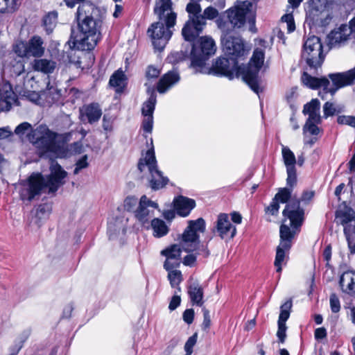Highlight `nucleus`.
Returning a JSON list of instances; mask_svg holds the SVG:
<instances>
[{"mask_svg": "<svg viewBox=\"0 0 355 355\" xmlns=\"http://www.w3.org/2000/svg\"><path fill=\"white\" fill-rule=\"evenodd\" d=\"M255 11L256 5L253 2L248 0L237 1L234 7L225 12L226 17L220 16L216 20L217 26L222 33L220 40L223 51L234 60L245 56L248 49L241 37L232 33L235 28H242L246 21L250 24V30L255 32Z\"/></svg>", "mask_w": 355, "mask_h": 355, "instance_id": "1", "label": "nucleus"}, {"mask_svg": "<svg viewBox=\"0 0 355 355\" xmlns=\"http://www.w3.org/2000/svg\"><path fill=\"white\" fill-rule=\"evenodd\" d=\"M69 8L79 4L75 19L78 32L71 28L70 42L73 48L79 51H91L101 40L103 18L100 10L90 1L63 0Z\"/></svg>", "mask_w": 355, "mask_h": 355, "instance_id": "2", "label": "nucleus"}, {"mask_svg": "<svg viewBox=\"0 0 355 355\" xmlns=\"http://www.w3.org/2000/svg\"><path fill=\"white\" fill-rule=\"evenodd\" d=\"M216 51L215 41L209 36L200 37V40L193 44L191 50V67L196 72L225 76L232 80L234 77H241L237 73L238 63L234 59L231 60L226 58L220 57L216 60L210 68L206 67V62L213 56Z\"/></svg>", "mask_w": 355, "mask_h": 355, "instance_id": "3", "label": "nucleus"}, {"mask_svg": "<svg viewBox=\"0 0 355 355\" xmlns=\"http://www.w3.org/2000/svg\"><path fill=\"white\" fill-rule=\"evenodd\" d=\"M49 169L50 173L45 177L41 173H33L20 182L19 196L22 200H33L44 188L49 189V193H55L65 183L67 173L58 162L51 160Z\"/></svg>", "mask_w": 355, "mask_h": 355, "instance_id": "4", "label": "nucleus"}, {"mask_svg": "<svg viewBox=\"0 0 355 355\" xmlns=\"http://www.w3.org/2000/svg\"><path fill=\"white\" fill-rule=\"evenodd\" d=\"M329 77L332 81V85L326 77L316 78L311 76L307 72H304L302 76V81L304 85L313 89L322 87V91L319 92L318 94L324 99V94L330 93L331 95H334L340 88L354 83L355 67L343 73H330Z\"/></svg>", "mask_w": 355, "mask_h": 355, "instance_id": "5", "label": "nucleus"}, {"mask_svg": "<svg viewBox=\"0 0 355 355\" xmlns=\"http://www.w3.org/2000/svg\"><path fill=\"white\" fill-rule=\"evenodd\" d=\"M28 139L39 150L41 155L48 153L59 154L62 152L58 140H64L65 137L51 130L46 125L41 124L27 135Z\"/></svg>", "mask_w": 355, "mask_h": 355, "instance_id": "6", "label": "nucleus"}, {"mask_svg": "<svg viewBox=\"0 0 355 355\" xmlns=\"http://www.w3.org/2000/svg\"><path fill=\"white\" fill-rule=\"evenodd\" d=\"M265 59L263 49L257 48L247 65L242 64L237 68V73L241 74V78L250 89L257 94L263 92L262 80L259 76Z\"/></svg>", "mask_w": 355, "mask_h": 355, "instance_id": "7", "label": "nucleus"}, {"mask_svg": "<svg viewBox=\"0 0 355 355\" xmlns=\"http://www.w3.org/2000/svg\"><path fill=\"white\" fill-rule=\"evenodd\" d=\"M150 148L146 152L144 157L140 158L138 162V169L143 172L145 166H148L150 173V187L153 190H159L165 187L169 180L164 177L157 168V163L155 155L153 139L150 138Z\"/></svg>", "mask_w": 355, "mask_h": 355, "instance_id": "8", "label": "nucleus"}, {"mask_svg": "<svg viewBox=\"0 0 355 355\" xmlns=\"http://www.w3.org/2000/svg\"><path fill=\"white\" fill-rule=\"evenodd\" d=\"M301 57L311 69L321 67L325 54L320 38L315 35L309 37L304 42Z\"/></svg>", "mask_w": 355, "mask_h": 355, "instance_id": "9", "label": "nucleus"}, {"mask_svg": "<svg viewBox=\"0 0 355 355\" xmlns=\"http://www.w3.org/2000/svg\"><path fill=\"white\" fill-rule=\"evenodd\" d=\"M205 230V221L202 218L189 220L188 225L181 235V245L185 252H191L196 250L200 243V234Z\"/></svg>", "mask_w": 355, "mask_h": 355, "instance_id": "10", "label": "nucleus"}, {"mask_svg": "<svg viewBox=\"0 0 355 355\" xmlns=\"http://www.w3.org/2000/svg\"><path fill=\"white\" fill-rule=\"evenodd\" d=\"M171 28H168L164 21L155 22L148 29V34L150 37L154 48L162 51L172 36Z\"/></svg>", "mask_w": 355, "mask_h": 355, "instance_id": "11", "label": "nucleus"}, {"mask_svg": "<svg viewBox=\"0 0 355 355\" xmlns=\"http://www.w3.org/2000/svg\"><path fill=\"white\" fill-rule=\"evenodd\" d=\"M284 222L288 219L292 228H300L305 220L304 209L300 206V200L293 198L285 206L282 211Z\"/></svg>", "mask_w": 355, "mask_h": 355, "instance_id": "12", "label": "nucleus"}, {"mask_svg": "<svg viewBox=\"0 0 355 355\" xmlns=\"http://www.w3.org/2000/svg\"><path fill=\"white\" fill-rule=\"evenodd\" d=\"M153 11L159 20L164 21L168 28L175 25L177 14L173 10L171 0H155Z\"/></svg>", "mask_w": 355, "mask_h": 355, "instance_id": "13", "label": "nucleus"}, {"mask_svg": "<svg viewBox=\"0 0 355 355\" xmlns=\"http://www.w3.org/2000/svg\"><path fill=\"white\" fill-rule=\"evenodd\" d=\"M198 18H189L182 29V35L184 40L193 42L192 44L200 40L199 38L196 42H194L202 33L206 25V21L203 17H200V19H198ZM192 46L193 45H191Z\"/></svg>", "mask_w": 355, "mask_h": 355, "instance_id": "14", "label": "nucleus"}, {"mask_svg": "<svg viewBox=\"0 0 355 355\" xmlns=\"http://www.w3.org/2000/svg\"><path fill=\"white\" fill-rule=\"evenodd\" d=\"M158 208V204L148 199L145 195L140 198L137 209L135 211L136 218L144 224L148 221L150 216L154 214V210Z\"/></svg>", "mask_w": 355, "mask_h": 355, "instance_id": "15", "label": "nucleus"}, {"mask_svg": "<svg viewBox=\"0 0 355 355\" xmlns=\"http://www.w3.org/2000/svg\"><path fill=\"white\" fill-rule=\"evenodd\" d=\"M44 42L42 39L37 35L32 37L24 46L23 51L17 49L18 46L15 48V51L21 57L33 56L41 57L44 53V47L43 46Z\"/></svg>", "mask_w": 355, "mask_h": 355, "instance_id": "16", "label": "nucleus"}, {"mask_svg": "<svg viewBox=\"0 0 355 355\" xmlns=\"http://www.w3.org/2000/svg\"><path fill=\"white\" fill-rule=\"evenodd\" d=\"M215 228L222 239H232L236 234V228L229 220L227 214H220L216 223Z\"/></svg>", "mask_w": 355, "mask_h": 355, "instance_id": "17", "label": "nucleus"}, {"mask_svg": "<svg viewBox=\"0 0 355 355\" xmlns=\"http://www.w3.org/2000/svg\"><path fill=\"white\" fill-rule=\"evenodd\" d=\"M80 114L83 122L87 121L92 124L98 121L102 115V110L98 103H92L80 108Z\"/></svg>", "mask_w": 355, "mask_h": 355, "instance_id": "18", "label": "nucleus"}, {"mask_svg": "<svg viewBox=\"0 0 355 355\" xmlns=\"http://www.w3.org/2000/svg\"><path fill=\"white\" fill-rule=\"evenodd\" d=\"M173 203L176 213L182 217L187 216L196 206L194 200L182 196L176 198Z\"/></svg>", "mask_w": 355, "mask_h": 355, "instance_id": "19", "label": "nucleus"}, {"mask_svg": "<svg viewBox=\"0 0 355 355\" xmlns=\"http://www.w3.org/2000/svg\"><path fill=\"white\" fill-rule=\"evenodd\" d=\"M179 80L180 76L178 73L175 71H169L159 79L157 85V89L160 94L165 93Z\"/></svg>", "mask_w": 355, "mask_h": 355, "instance_id": "20", "label": "nucleus"}, {"mask_svg": "<svg viewBox=\"0 0 355 355\" xmlns=\"http://www.w3.org/2000/svg\"><path fill=\"white\" fill-rule=\"evenodd\" d=\"M300 228H292L288 225L284 223L281 225L279 228L280 243L285 249H290L291 248L292 240L295 235L299 232Z\"/></svg>", "mask_w": 355, "mask_h": 355, "instance_id": "21", "label": "nucleus"}, {"mask_svg": "<svg viewBox=\"0 0 355 355\" xmlns=\"http://www.w3.org/2000/svg\"><path fill=\"white\" fill-rule=\"evenodd\" d=\"M350 34L348 26L342 24L338 29L334 30L329 33V42L334 46H339L349 39Z\"/></svg>", "mask_w": 355, "mask_h": 355, "instance_id": "22", "label": "nucleus"}, {"mask_svg": "<svg viewBox=\"0 0 355 355\" xmlns=\"http://www.w3.org/2000/svg\"><path fill=\"white\" fill-rule=\"evenodd\" d=\"M147 87V94L149 95L148 98L143 103L141 107V114L143 116H153L155 105L157 103V95L154 87L146 83Z\"/></svg>", "mask_w": 355, "mask_h": 355, "instance_id": "23", "label": "nucleus"}, {"mask_svg": "<svg viewBox=\"0 0 355 355\" xmlns=\"http://www.w3.org/2000/svg\"><path fill=\"white\" fill-rule=\"evenodd\" d=\"M339 284L343 292L349 295L355 293V272H343L340 278Z\"/></svg>", "mask_w": 355, "mask_h": 355, "instance_id": "24", "label": "nucleus"}, {"mask_svg": "<svg viewBox=\"0 0 355 355\" xmlns=\"http://www.w3.org/2000/svg\"><path fill=\"white\" fill-rule=\"evenodd\" d=\"M188 295L193 304L202 306L203 302V288L200 284L195 281L190 283L188 286Z\"/></svg>", "mask_w": 355, "mask_h": 355, "instance_id": "25", "label": "nucleus"}, {"mask_svg": "<svg viewBox=\"0 0 355 355\" xmlns=\"http://www.w3.org/2000/svg\"><path fill=\"white\" fill-rule=\"evenodd\" d=\"M109 84L116 93H122L126 85L125 75L121 70H117L110 77Z\"/></svg>", "mask_w": 355, "mask_h": 355, "instance_id": "26", "label": "nucleus"}, {"mask_svg": "<svg viewBox=\"0 0 355 355\" xmlns=\"http://www.w3.org/2000/svg\"><path fill=\"white\" fill-rule=\"evenodd\" d=\"M336 219L337 223L344 226V228L346 226H351L348 224L355 220V212L352 208L338 210L336 212Z\"/></svg>", "mask_w": 355, "mask_h": 355, "instance_id": "27", "label": "nucleus"}, {"mask_svg": "<svg viewBox=\"0 0 355 355\" xmlns=\"http://www.w3.org/2000/svg\"><path fill=\"white\" fill-rule=\"evenodd\" d=\"M151 227L153 230V236L157 238L163 237L169 232V227L166 223L163 220L157 218L152 220Z\"/></svg>", "mask_w": 355, "mask_h": 355, "instance_id": "28", "label": "nucleus"}, {"mask_svg": "<svg viewBox=\"0 0 355 355\" xmlns=\"http://www.w3.org/2000/svg\"><path fill=\"white\" fill-rule=\"evenodd\" d=\"M56 63L47 59L35 60L33 64V69L35 71H41L44 73H51L53 72Z\"/></svg>", "mask_w": 355, "mask_h": 355, "instance_id": "29", "label": "nucleus"}, {"mask_svg": "<svg viewBox=\"0 0 355 355\" xmlns=\"http://www.w3.org/2000/svg\"><path fill=\"white\" fill-rule=\"evenodd\" d=\"M282 155L286 169L295 168V164L297 162L295 156L293 151L288 146L282 145Z\"/></svg>", "mask_w": 355, "mask_h": 355, "instance_id": "30", "label": "nucleus"}, {"mask_svg": "<svg viewBox=\"0 0 355 355\" xmlns=\"http://www.w3.org/2000/svg\"><path fill=\"white\" fill-rule=\"evenodd\" d=\"M293 306L292 300L290 299L285 302L280 306V313L279 315V319L277 323L279 324H286V322L290 317L291 309Z\"/></svg>", "mask_w": 355, "mask_h": 355, "instance_id": "31", "label": "nucleus"}, {"mask_svg": "<svg viewBox=\"0 0 355 355\" xmlns=\"http://www.w3.org/2000/svg\"><path fill=\"white\" fill-rule=\"evenodd\" d=\"M182 249L178 244L171 245L170 247L163 250L161 254L166 258L170 259H181Z\"/></svg>", "mask_w": 355, "mask_h": 355, "instance_id": "32", "label": "nucleus"}, {"mask_svg": "<svg viewBox=\"0 0 355 355\" xmlns=\"http://www.w3.org/2000/svg\"><path fill=\"white\" fill-rule=\"evenodd\" d=\"M168 279L172 288H178L180 291V284L182 282V275L180 270H175L168 271Z\"/></svg>", "mask_w": 355, "mask_h": 355, "instance_id": "33", "label": "nucleus"}, {"mask_svg": "<svg viewBox=\"0 0 355 355\" xmlns=\"http://www.w3.org/2000/svg\"><path fill=\"white\" fill-rule=\"evenodd\" d=\"M200 0H191V2L187 5L186 10L189 13V18L198 17L201 16V7L198 3Z\"/></svg>", "mask_w": 355, "mask_h": 355, "instance_id": "34", "label": "nucleus"}, {"mask_svg": "<svg viewBox=\"0 0 355 355\" xmlns=\"http://www.w3.org/2000/svg\"><path fill=\"white\" fill-rule=\"evenodd\" d=\"M58 19V12L55 11L50 12L46 15L43 19V24L46 31L51 32L55 27Z\"/></svg>", "mask_w": 355, "mask_h": 355, "instance_id": "35", "label": "nucleus"}, {"mask_svg": "<svg viewBox=\"0 0 355 355\" xmlns=\"http://www.w3.org/2000/svg\"><path fill=\"white\" fill-rule=\"evenodd\" d=\"M292 192L293 191L291 188H280L278 190V192L275 194L274 198L279 202L287 204L292 199Z\"/></svg>", "mask_w": 355, "mask_h": 355, "instance_id": "36", "label": "nucleus"}, {"mask_svg": "<svg viewBox=\"0 0 355 355\" xmlns=\"http://www.w3.org/2000/svg\"><path fill=\"white\" fill-rule=\"evenodd\" d=\"M344 234L351 252L355 253V226H346L344 229Z\"/></svg>", "mask_w": 355, "mask_h": 355, "instance_id": "37", "label": "nucleus"}, {"mask_svg": "<svg viewBox=\"0 0 355 355\" xmlns=\"http://www.w3.org/2000/svg\"><path fill=\"white\" fill-rule=\"evenodd\" d=\"M290 249H285L282 245H279L277 248L275 266L277 268V272H280L282 271V265L286 257V252Z\"/></svg>", "mask_w": 355, "mask_h": 355, "instance_id": "38", "label": "nucleus"}, {"mask_svg": "<svg viewBox=\"0 0 355 355\" xmlns=\"http://www.w3.org/2000/svg\"><path fill=\"white\" fill-rule=\"evenodd\" d=\"M320 103L318 99H312L309 103H307L304 105L303 114L304 115L315 112H320Z\"/></svg>", "mask_w": 355, "mask_h": 355, "instance_id": "39", "label": "nucleus"}, {"mask_svg": "<svg viewBox=\"0 0 355 355\" xmlns=\"http://www.w3.org/2000/svg\"><path fill=\"white\" fill-rule=\"evenodd\" d=\"M287 178H286V184L287 187L286 188H291L293 189V187L297 184V174H296V168H287Z\"/></svg>", "mask_w": 355, "mask_h": 355, "instance_id": "40", "label": "nucleus"}, {"mask_svg": "<svg viewBox=\"0 0 355 355\" xmlns=\"http://www.w3.org/2000/svg\"><path fill=\"white\" fill-rule=\"evenodd\" d=\"M320 129L315 123H309V122H306L303 126V135L304 137L306 136L307 133L313 136H317L320 134Z\"/></svg>", "mask_w": 355, "mask_h": 355, "instance_id": "41", "label": "nucleus"}, {"mask_svg": "<svg viewBox=\"0 0 355 355\" xmlns=\"http://www.w3.org/2000/svg\"><path fill=\"white\" fill-rule=\"evenodd\" d=\"M32 130H34V128H32L31 123L28 122H23L15 128L14 132L15 135L21 137L26 132H31Z\"/></svg>", "mask_w": 355, "mask_h": 355, "instance_id": "42", "label": "nucleus"}, {"mask_svg": "<svg viewBox=\"0 0 355 355\" xmlns=\"http://www.w3.org/2000/svg\"><path fill=\"white\" fill-rule=\"evenodd\" d=\"M191 52L188 53L187 51H180V52H175L174 53H171L168 57L170 62H179L185 60L186 58H190Z\"/></svg>", "mask_w": 355, "mask_h": 355, "instance_id": "43", "label": "nucleus"}, {"mask_svg": "<svg viewBox=\"0 0 355 355\" xmlns=\"http://www.w3.org/2000/svg\"><path fill=\"white\" fill-rule=\"evenodd\" d=\"M181 263V259H170L166 258L164 263V268L168 272L175 270V268H178Z\"/></svg>", "mask_w": 355, "mask_h": 355, "instance_id": "44", "label": "nucleus"}, {"mask_svg": "<svg viewBox=\"0 0 355 355\" xmlns=\"http://www.w3.org/2000/svg\"><path fill=\"white\" fill-rule=\"evenodd\" d=\"M198 338V334L195 333L193 336L189 337L184 345V350L186 355H191L193 352V347L196 344Z\"/></svg>", "mask_w": 355, "mask_h": 355, "instance_id": "45", "label": "nucleus"}, {"mask_svg": "<svg viewBox=\"0 0 355 355\" xmlns=\"http://www.w3.org/2000/svg\"><path fill=\"white\" fill-rule=\"evenodd\" d=\"M338 124L347 125L355 128V116L341 115L337 118Z\"/></svg>", "mask_w": 355, "mask_h": 355, "instance_id": "46", "label": "nucleus"}, {"mask_svg": "<svg viewBox=\"0 0 355 355\" xmlns=\"http://www.w3.org/2000/svg\"><path fill=\"white\" fill-rule=\"evenodd\" d=\"M160 69L153 65H149L146 71V78L150 80L157 78L160 74Z\"/></svg>", "mask_w": 355, "mask_h": 355, "instance_id": "47", "label": "nucleus"}, {"mask_svg": "<svg viewBox=\"0 0 355 355\" xmlns=\"http://www.w3.org/2000/svg\"><path fill=\"white\" fill-rule=\"evenodd\" d=\"M218 15V10L212 7L209 6L205 9L203 14H201L202 17L206 21V19H214Z\"/></svg>", "mask_w": 355, "mask_h": 355, "instance_id": "48", "label": "nucleus"}, {"mask_svg": "<svg viewBox=\"0 0 355 355\" xmlns=\"http://www.w3.org/2000/svg\"><path fill=\"white\" fill-rule=\"evenodd\" d=\"M330 307L331 310L333 313H338L340 310V303L339 298L335 293H332L330 295Z\"/></svg>", "mask_w": 355, "mask_h": 355, "instance_id": "49", "label": "nucleus"}, {"mask_svg": "<svg viewBox=\"0 0 355 355\" xmlns=\"http://www.w3.org/2000/svg\"><path fill=\"white\" fill-rule=\"evenodd\" d=\"M141 127L144 132L150 133L153 127V116H144Z\"/></svg>", "mask_w": 355, "mask_h": 355, "instance_id": "50", "label": "nucleus"}, {"mask_svg": "<svg viewBox=\"0 0 355 355\" xmlns=\"http://www.w3.org/2000/svg\"><path fill=\"white\" fill-rule=\"evenodd\" d=\"M336 112V109L334 105L330 102H326L323 105L324 118L327 119L329 116H333Z\"/></svg>", "mask_w": 355, "mask_h": 355, "instance_id": "51", "label": "nucleus"}, {"mask_svg": "<svg viewBox=\"0 0 355 355\" xmlns=\"http://www.w3.org/2000/svg\"><path fill=\"white\" fill-rule=\"evenodd\" d=\"M278 325V329L277 331V337L278 338V340L281 343H284L286 338V329L287 327L286 324H279Z\"/></svg>", "mask_w": 355, "mask_h": 355, "instance_id": "52", "label": "nucleus"}, {"mask_svg": "<svg viewBox=\"0 0 355 355\" xmlns=\"http://www.w3.org/2000/svg\"><path fill=\"white\" fill-rule=\"evenodd\" d=\"M137 204V198L134 196H128L124 200V208L128 211H132Z\"/></svg>", "mask_w": 355, "mask_h": 355, "instance_id": "53", "label": "nucleus"}, {"mask_svg": "<svg viewBox=\"0 0 355 355\" xmlns=\"http://www.w3.org/2000/svg\"><path fill=\"white\" fill-rule=\"evenodd\" d=\"M51 211V205L47 203L41 204L37 209V214L40 217L48 216Z\"/></svg>", "mask_w": 355, "mask_h": 355, "instance_id": "54", "label": "nucleus"}, {"mask_svg": "<svg viewBox=\"0 0 355 355\" xmlns=\"http://www.w3.org/2000/svg\"><path fill=\"white\" fill-rule=\"evenodd\" d=\"M88 166L87 163V156H83L79 160L77 161L76 164V167L73 171V173L77 175L79 173L80 171L83 168H87Z\"/></svg>", "mask_w": 355, "mask_h": 355, "instance_id": "55", "label": "nucleus"}, {"mask_svg": "<svg viewBox=\"0 0 355 355\" xmlns=\"http://www.w3.org/2000/svg\"><path fill=\"white\" fill-rule=\"evenodd\" d=\"M279 209V202L273 198L270 204L266 208V212L271 215H277Z\"/></svg>", "mask_w": 355, "mask_h": 355, "instance_id": "56", "label": "nucleus"}, {"mask_svg": "<svg viewBox=\"0 0 355 355\" xmlns=\"http://www.w3.org/2000/svg\"><path fill=\"white\" fill-rule=\"evenodd\" d=\"M315 195L314 191H305L302 193L300 199V203L302 202L303 205H308L312 200Z\"/></svg>", "mask_w": 355, "mask_h": 355, "instance_id": "57", "label": "nucleus"}, {"mask_svg": "<svg viewBox=\"0 0 355 355\" xmlns=\"http://www.w3.org/2000/svg\"><path fill=\"white\" fill-rule=\"evenodd\" d=\"M203 312V322L202 324V328L204 330H207L210 327L211 325V319L209 315V311L205 308L202 309Z\"/></svg>", "mask_w": 355, "mask_h": 355, "instance_id": "58", "label": "nucleus"}, {"mask_svg": "<svg viewBox=\"0 0 355 355\" xmlns=\"http://www.w3.org/2000/svg\"><path fill=\"white\" fill-rule=\"evenodd\" d=\"M194 311L192 309H186L182 315L183 320L188 324H191L194 318Z\"/></svg>", "mask_w": 355, "mask_h": 355, "instance_id": "59", "label": "nucleus"}, {"mask_svg": "<svg viewBox=\"0 0 355 355\" xmlns=\"http://www.w3.org/2000/svg\"><path fill=\"white\" fill-rule=\"evenodd\" d=\"M196 261V254H189L183 259L182 263L184 266L193 267Z\"/></svg>", "mask_w": 355, "mask_h": 355, "instance_id": "60", "label": "nucleus"}, {"mask_svg": "<svg viewBox=\"0 0 355 355\" xmlns=\"http://www.w3.org/2000/svg\"><path fill=\"white\" fill-rule=\"evenodd\" d=\"M193 251H196V254L201 255L204 258H207L209 256V251L207 249V245H200V243L196 246V250Z\"/></svg>", "mask_w": 355, "mask_h": 355, "instance_id": "61", "label": "nucleus"}, {"mask_svg": "<svg viewBox=\"0 0 355 355\" xmlns=\"http://www.w3.org/2000/svg\"><path fill=\"white\" fill-rule=\"evenodd\" d=\"M307 114L309 115V118L306 122H309V123H320L321 122L319 112H311Z\"/></svg>", "mask_w": 355, "mask_h": 355, "instance_id": "62", "label": "nucleus"}, {"mask_svg": "<svg viewBox=\"0 0 355 355\" xmlns=\"http://www.w3.org/2000/svg\"><path fill=\"white\" fill-rule=\"evenodd\" d=\"M180 302H181L180 296L175 295L174 296H173V297L171 298V300L170 301V303L168 305V309L171 311H174L180 306Z\"/></svg>", "mask_w": 355, "mask_h": 355, "instance_id": "63", "label": "nucleus"}, {"mask_svg": "<svg viewBox=\"0 0 355 355\" xmlns=\"http://www.w3.org/2000/svg\"><path fill=\"white\" fill-rule=\"evenodd\" d=\"M327 330L324 327H320L315 330L314 336L316 340H321L327 337Z\"/></svg>", "mask_w": 355, "mask_h": 355, "instance_id": "64", "label": "nucleus"}]
</instances>
